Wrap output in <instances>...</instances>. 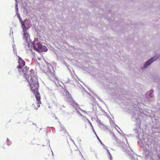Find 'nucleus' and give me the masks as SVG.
<instances>
[{
    "instance_id": "nucleus-4",
    "label": "nucleus",
    "mask_w": 160,
    "mask_h": 160,
    "mask_svg": "<svg viewBox=\"0 0 160 160\" xmlns=\"http://www.w3.org/2000/svg\"><path fill=\"white\" fill-rule=\"evenodd\" d=\"M24 30H22L23 32V38L27 41L28 46V47H29V46H30V41H31L30 39V36L29 34L27 32V30L26 29H24Z\"/></svg>"
},
{
    "instance_id": "nucleus-21",
    "label": "nucleus",
    "mask_w": 160,
    "mask_h": 160,
    "mask_svg": "<svg viewBox=\"0 0 160 160\" xmlns=\"http://www.w3.org/2000/svg\"><path fill=\"white\" fill-rule=\"evenodd\" d=\"M15 8L16 10V14L18 13V11L17 3H16V4H15Z\"/></svg>"
},
{
    "instance_id": "nucleus-22",
    "label": "nucleus",
    "mask_w": 160,
    "mask_h": 160,
    "mask_svg": "<svg viewBox=\"0 0 160 160\" xmlns=\"http://www.w3.org/2000/svg\"><path fill=\"white\" fill-rule=\"evenodd\" d=\"M99 126L101 129H104L105 126L102 123L100 124L99 125Z\"/></svg>"
},
{
    "instance_id": "nucleus-24",
    "label": "nucleus",
    "mask_w": 160,
    "mask_h": 160,
    "mask_svg": "<svg viewBox=\"0 0 160 160\" xmlns=\"http://www.w3.org/2000/svg\"><path fill=\"white\" fill-rule=\"evenodd\" d=\"M75 151L78 152H79L80 154L81 155V156H82V157L83 158H84L83 155H82V154L81 153V152L79 150H75Z\"/></svg>"
},
{
    "instance_id": "nucleus-10",
    "label": "nucleus",
    "mask_w": 160,
    "mask_h": 160,
    "mask_svg": "<svg viewBox=\"0 0 160 160\" xmlns=\"http://www.w3.org/2000/svg\"><path fill=\"white\" fill-rule=\"evenodd\" d=\"M35 96L36 99L38 102L37 106L38 107H39L40 106V103H41V100H40L41 98H40V94H38H38H36V95H35Z\"/></svg>"
},
{
    "instance_id": "nucleus-8",
    "label": "nucleus",
    "mask_w": 160,
    "mask_h": 160,
    "mask_svg": "<svg viewBox=\"0 0 160 160\" xmlns=\"http://www.w3.org/2000/svg\"><path fill=\"white\" fill-rule=\"evenodd\" d=\"M30 70L29 71V68L27 67H24L22 69V72L23 73L24 77L26 78V79H27L28 77L30 72Z\"/></svg>"
},
{
    "instance_id": "nucleus-6",
    "label": "nucleus",
    "mask_w": 160,
    "mask_h": 160,
    "mask_svg": "<svg viewBox=\"0 0 160 160\" xmlns=\"http://www.w3.org/2000/svg\"><path fill=\"white\" fill-rule=\"evenodd\" d=\"M44 72L47 74L48 76H50L51 77L54 78L55 76V74L54 73V71L52 67H50L48 68L47 71V72Z\"/></svg>"
},
{
    "instance_id": "nucleus-45",
    "label": "nucleus",
    "mask_w": 160,
    "mask_h": 160,
    "mask_svg": "<svg viewBox=\"0 0 160 160\" xmlns=\"http://www.w3.org/2000/svg\"><path fill=\"white\" fill-rule=\"evenodd\" d=\"M117 127L118 128V126H117Z\"/></svg>"
},
{
    "instance_id": "nucleus-43",
    "label": "nucleus",
    "mask_w": 160,
    "mask_h": 160,
    "mask_svg": "<svg viewBox=\"0 0 160 160\" xmlns=\"http://www.w3.org/2000/svg\"><path fill=\"white\" fill-rule=\"evenodd\" d=\"M96 155H97L96 154V158H97V156H96Z\"/></svg>"
},
{
    "instance_id": "nucleus-14",
    "label": "nucleus",
    "mask_w": 160,
    "mask_h": 160,
    "mask_svg": "<svg viewBox=\"0 0 160 160\" xmlns=\"http://www.w3.org/2000/svg\"><path fill=\"white\" fill-rule=\"evenodd\" d=\"M60 127L61 129L60 131H63L64 132V133H66L67 134H68V132H67L66 129L62 126V125H61Z\"/></svg>"
},
{
    "instance_id": "nucleus-44",
    "label": "nucleus",
    "mask_w": 160,
    "mask_h": 160,
    "mask_svg": "<svg viewBox=\"0 0 160 160\" xmlns=\"http://www.w3.org/2000/svg\"><path fill=\"white\" fill-rule=\"evenodd\" d=\"M71 152H72V150L71 149Z\"/></svg>"
},
{
    "instance_id": "nucleus-23",
    "label": "nucleus",
    "mask_w": 160,
    "mask_h": 160,
    "mask_svg": "<svg viewBox=\"0 0 160 160\" xmlns=\"http://www.w3.org/2000/svg\"><path fill=\"white\" fill-rule=\"evenodd\" d=\"M7 145L8 146L10 145L11 144V141H9V139L8 138H7Z\"/></svg>"
},
{
    "instance_id": "nucleus-39",
    "label": "nucleus",
    "mask_w": 160,
    "mask_h": 160,
    "mask_svg": "<svg viewBox=\"0 0 160 160\" xmlns=\"http://www.w3.org/2000/svg\"><path fill=\"white\" fill-rule=\"evenodd\" d=\"M32 107H35V105L34 104H33L32 105Z\"/></svg>"
},
{
    "instance_id": "nucleus-51",
    "label": "nucleus",
    "mask_w": 160,
    "mask_h": 160,
    "mask_svg": "<svg viewBox=\"0 0 160 160\" xmlns=\"http://www.w3.org/2000/svg\"><path fill=\"white\" fill-rule=\"evenodd\" d=\"M118 132H119V133H120V132L118 131Z\"/></svg>"
},
{
    "instance_id": "nucleus-34",
    "label": "nucleus",
    "mask_w": 160,
    "mask_h": 160,
    "mask_svg": "<svg viewBox=\"0 0 160 160\" xmlns=\"http://www.w3.org/2000/svg\"><path fill=\"white\" fill-rule=\"evenodd\" d=\"M98 123L99 124L102 123L101 122H100V120H99L98 121Z\"/></svg>"
},
{
    "instance_id": "nucleus-2",
    "label": "nucleus",
    "mask_w": 160,
    "mask_h": 160,
    "mask_svg": "<svg viewBox=\"0 0 160 160\" xmlns=\"http://www.w3.org/2000/svg\"><path fill=\"white\" fill-rule=\"evenodd\" d=\"M142 114L141 112H139L138 110H137L135 112L132 113V120L136 122V124L137 126L136 129H134L136 133V134L138 135V139L141 141L142 143V140L144 139V133L142 132L141 131V129L140 128V121L139 118H138L139 116L141 115V114Z\"/></svg>"
},
{
    "instance_id": "nucleus-40",
    "label": "nucleus",
    "mask_w": 160,
    "mask_h": 160,
    "mask_svg": "<svg viewBox=\"0 0 160 160\" xmlns=\"http://www.w3.org/2000/svg\"><path fill=\"white\" fill-rule=\"evenodd\" d=\"M32 124L35 125L36 127H37V125L36 124H34V123H33Z\"/></svg>"
},
{
    "instance_id": "nucleus-19",
    "label": "nucleus",
    "mask_w": 160,
    "mask_h": 160,
    "mask_svg": "<svg viewBox=\"0 0 160 160\" xmlns=\"http://www.w3.org/2000/svg\"><path fill=\"white\" fill-rule=\"evenodd\" d=\"M92 94L94 95L95 96H96V98H97L98 99V100H99V101H100L101 102H102V100L95 93L92 92Z\"/></svg>"
},
{
    "instance_id": "nucleus-47",
    "label": "nucleus",
    "mask_w": 160,
    "mask_h": 160,
    "mask_svg": "<svg viewBox=\"0 0 160 160\" xmlns=\"http://www.w3.org/2000/svg\"><path fill=\"white\" fill-rule=\"evenodd\" d=\"M117 127L118 128V126H117Z\"/></svg>"
},
{
    "instance_id": "nucleus-5",
    "label": "nucleus",
    "mask_w": 160,
    "mask_h": 160,
    "mask_svg": "<svg viewBox=\"0 0 160 160\" xmlns=\"http://www.w3.org/2000/svg\"><path fill=\"white\" fill-rule=\"evenodd\" d=\"M22 23L24 24V26H22L23 30L24 29H26L28 30V29L31 26V20L29 19H28L26 18L24 21H22Z\"/></svg>"
},
{
    "instance_id": "nucleus-37",
    "label": "nucleus",
    "mask_w": 160,
    "mask_h": 160,
    "mask_svg": "<svg viewBox=\"0 0 160 160\" xmlns=\"http://www.w3.org/2000/svg\"><path fill=\"white\" fill-rule=\"evenodd\" d=\"M107 150V151H108V153L109 154V155L110 154V152H109L108 151V150L107 149H106V148H105Z\"/></svg>"
},
{
    "instance_id": "nucleus-12",
    "label": "nucleus",
    "mask_w": 160,
    "mask_h": 160,
    "mask_svg": "<svg viewBox=\"0 0 160 160\" xmlns=\"http://www.w3.org/2000/svg\"><path fill=\"white\" fill-rule=\"evenodd\" d=\"M153 90L152 89H151L149 92H147L148 95H149L150 97L152 98L153 97Z\"/></svg>"
},
{
    "instance_id": "nucleus-20",
    "label": "nucleus",
    "mask_w": 160,
    "mask_h": 160,
    "mask_svg": "<svg viewBox=\"0 0 160 160\" xmlns=\"http://www.w3.org/2000/svg\"><path fill=\"white\" fill-rule=\"evenodd\" d=\"M64 92H66V94L67 95L68 94V97L69 98H70L71 97V95L69 94V92H68V91H67V90L66 89H65L64 90Z\"/></svg>"
},
{
    "instance_id": "nucleus-28",
    "label": "nucleus",
    "mask_w": 160,
    "mask_h": 160,
    "mask_svg": "<svg viewBox=\"0 0 160 160\" xmlns=\"http://www.w3.org/2000/svg\"><path fill=\"white\" fill-rule=\"evenodd\" d=\"M18 62H20V61H22V60H23L22 59V58L21 57H20L19 56H18Z\"/></svg>"
},
{
    "instance_id": "nucleus-32",
    "label": "nucleus",
    "mask_w": 160,
    "mask_h": 160,
    "mask_svg": "<svg viewBox=\"0 0 160 160\" xmlns=\"http://www.w3.org/2000/svg\"><path fill=\"white\" fill-rule=\"evenodd\" d=\"M96 108V106L95 105H94V106H93V110L95 111Z\"/></svg>"
},
{
    "instance_id": "nucleus-3",
    "label": "nucleus",
    "mask_w": 160,
    "mask_h": 160,
    "mask_svg": "<svg viewBox=\"0 0 160 160\" xmlns=\"http://www.w3.org/2000/svg\"><path fill=\"white\" fill-rule=\"evenodd\" d=\"M36 45H37V47L36 48L35 50L37 52L40 51L46 52L48 51V49L45 46H42L40 42H37Z\"/></svg>"
},
{
    "instance_id": "nucleus-11",
    "label": "nucleus",
    "mask_w": 160,
    "mask_h": 160,
    "mask_svg": "<svg viewBox=\"0 0 160 160\" xmlns=\"http://www.w3.org/2000/svg\"><path fill=\"white\" fill-rule=\"evenodd\" d=\"M17 15V17L19 19V21L20 22V23L21 24L22 26H24V24L22 23V22L23 21L22 20V18H21L20 14L18 13L17 14H16Z\"/></svg>"
},
{
    "instance_id": "nucleus-13",
    "label": "nucleus",
    "mask_w": 160,
    "mask_h": 160,
    "mask_svg": "<svg viewBox=\"0 0 160 160\" xmlns=\"http://www.w3.org/2000/svg\"><path fill=\"white\" fill-rule=\"evenodd\" d=\"M143 150L144 151V153L146 155L148 156L149 153V150L148 149H147L145 147L143 148Z\"/></svg>"
},
{
    "instance_id": "nucleus-17",
    "label": "nucleus",
    "mask_w": 160,
    "mask_h": 160,
    "mask_svg": "<svg viewBox=\"0 0 160 160\" xmlns=\"http://www.w3.org/2000/svg\"><path fill=\"white\" fill-rule=\"evenodd\" d=\"M97 138L98 140V141H99L100 143L103 146L104 148H106V147L107 148V147L104 144H103V143L100 140V139H99V138L97 135Z\"/></svg>"
},
{
    "instance_id": "nucleus-41",
    "label": "nucleus",
    "mask_w": 160,
    "mask_h": 160,
    "mask_svg": "<svg viewBox=\"0 0 160 160\" xmlns=\"http://www.w3.org/2000/svg\"><path fill=\"white\" fill-rule=\"evenodd\" d=\"M81 110L83 112H85V111H84V110Z\"/></svg>"
},
{
    "instance_id": "nucleus-53",
    "label": "nucleus",
    "mask_w": 160,
    "mask_h": 160,
    "mask_svg": "<svg viewBox=\"0 0 160 160\" xmlns=\"http://www.w3.org/2000/svg\"><path fill=\"white\" fill-rule=\"evenodd\" d=\"M85 160H86L85 159Z\"/></svg>"
},
{
    "instance_id": "nucleus-46",
    "label": "nucleus",
    "mask_w": 160,
    "mask_h": 160,
    "mask_svg": "<svg viewBox=\"0 0 160 160\" xmlns=\"http://www.w3.org/2000/svg\"><path fill=\"white\" fill-rule=\"evenodd\" d=\"M117 127L118 128V126H117Z\"/></svg>"
},
{
    "instance_id": "nucleus-36",
    "label": "nucleus",
    "mask_w": 160,
    "mask_h": 160,
    "mask_svg": "<svg viewBox=\"0 0 160 160\" xmlns=\"http://www.w3.org/2000/svg\"><path fill=\"white\" fill-rule=\"evenodd\" d=\"M92 129H93V132H94V133H95V134L96 136H97V135L96 132H95V131H94L93 128Z\"/></svg>"
},
{
    "instance_id": "nucleus-42",
    "label": "nucleus",
    "mask_w": 160,
    "mask_h": 160,
    "mask_svg": "<svg viewBox=\"0 0 160 160\" xmlns=\"http://www.w3.org/2000/svg\"><path fill=\"white\" fill-rule=\"evenodd\" d=\"M125 139H126V140L127 142L128 141H127V138H125Z\"/></svg>"
},
{
    "instance_id": "nucleus-50",
    "label": "nucleus",
    "mask_w": 160,
    "mask_h": 160,
    "mask_svg": "<svg viewBox=\"0 0 160 160\" xmlns=\"http://www.w3.org/2000/svg\"><path fill=\"white\" fill-rule=\"evenodd\" d=\"M52 155H53V153L52 152Z\"/></svg>"
},
{
    "instance_id": "nucleus-18",
    "label": "nucleus",
    "mask_w": 160,
    "mask_h": 160,
    "mask_svg": "<svg viewBox=\"0 0 160 160\" xmlns=\"http://www.w3.org/2000/svg\"><path fill=\"white\" fill-rule=\"evenodd\" d=\"M18 62L19 64L20 65L22 66H24L25 65V62L23 60H22V61H20V62Z\"/></svg>"
},
{
    "instance_id": "nucleus-16",
    "label": "nucleus",
    "mask_w": 160,
    "mask_h": 160,
    "mask_svg": "<svg viewBox=\"0 0 160 160\" xmlns=\"http://www.w3.org/2000/svg\"><path fill=\"white\" fill-rule=\"evenodd\" d=\"M13 49V50L14 53L15 54H16L17 56H18L17 55V52L16 50V48L15 47V44L12 45Z\"/></svg>"
},
{
    "instance_id": "nucleus-30",
    "label": "nucleus",
    "mask_w": 160,
    "mask_h": 160,
    "mask_svg": "<svg viewBox=\"0 0 160 160\" xmlns=\"http://www.w3.org/2000/svg\"><path fill=\"white\" fill-rule=\"evenodd\" d=\"M68 136L70 138V139L73 142V143L75 144L74 141L71 138L70 136L68 134H67Z\"/></svg>"
},
{
    "instance_id": "nucleus-33",
    "label": "nucleus",
    "mask_w": 160,
    "mask_h": 160,
    "mask_svg": "<svg viewBox=\"0 0 160 160\" xmlns=\"http://www.w3.org/2000/svg\"><path fill=\"white\" fill-rule=\"evenodd\" d=\"M109 155V156H110V160H112V158L111 156V154H110Z\"/></svg>"
},
{
    "instance_id": "nucleus-25",
    "label": "nucleus",
    "mask_w": 160,
    "mask_h": 160,
    "mask_svg": "<svg viewBox=\"0 0 160 160\" xmlns=\"http://www.w3.org/2000/svg\"><path fill=\"white\" fill-rule=\"evenodd\" d=\"M65 65L67 67V68H68V70H70V69L69 68V65L66 62H64Z\"/></svg>"
},
{
    "instance_id": "nucleus-48",
    "label": "nucleus",
    "mask_w": 160,
    "mask_h": 160,
    "mask_svg": "<svg viewBox=\"0 0 160 160\" xmlns=\"http://www.w3.org/2000/svg\"><path fill=\"white\" fill-rule=\"evenodd\" d=\"M117 127L118 128V126H117Z\"/></svg>"
},
{
    "instance_id": "nucleus-31",
    "label": "nucleus",
    "mask_w": 160,
    "mask_h": 160,
    "mask_svg": "<svg viewBox=\"0 0 160 160\" xmlns=\"http://www.w3.org/2000/svg\"><path fill=\"white\" fill-rule=\"evenodd\" d=\"M113 136L114 137L115 140H117L118 139V138L116 137L114 133H113Z\"/></svg>"
},
{
    "instance_id": "nucleus-15",
    "label": "nucleus",
    "mask_w": 160,
    "mask_h": 160,
    "mask_svg": "<svg viewBox=\"0 0 160 160\" xmlns=\"http://www.w3.org/2000/svg\"><path fill=\"white\" fill-rule=\"evenodd\" d=\"M156 154L157 156V157L156 158V159L158 160H160V152H156Z\"/></svg>"
},
{
    "instance_id": "nucleus-35",
    "label": "nucleus",
    "mask_w": 160,
    "mask_h": 160,
    "mask_svg": "<svg viewBox=\"0 0 160 160\" xmlns=\"http://www.w3.org/2000/svg\"><path fill=\"white\" fill-rule=\"evenodd\" d=\"M89 123L90 124V126L92 127V128H93V126H92V124L90 122V121L89 122Z\"/></svg>"
},
{
    "instance_id": "nucleus-49",
    "label": "nucleus",
    "mask_w": 160,
    "mask_h": 160,
    "mask_svg": "<svg viewBox=\"0 0 160 160\" xmlns=\"http://www.w3.org/2000/svg\"><path fill=\"white\" fill-rule=\"evenodd\" d=\"M38 109V108H36V109L37 110Z\"/></svg>"
},
{
    "instance_id": "nucleus-52",
    "label": "nucleus",
    "mask_w": 160,
    "mask_h": 160,
    "mask_svg": "<svg viewBox=\"0 0 160 160\" xmlns=\"http://www.w3.org/2000/svg\"><path fill=\"white\" fill-rule=\"evenodd\" d=\"M16 1H17V0H15Z\"/></svg>"
},
{
    "instance_id": "nucleus-1",
    "label": "nucleus",
    "mask_w": 160,
    "mask_h": 160,
    "mask_svg": "<svg viewBox=\"0 0 160 160\" xmlns=\"http://www.w3.org/2000/svg\"><path fill=\"white\" fill-rule=\"evenodd\" d=\"M30 72L28 77L27 79L29 82V84L30 89L34 95L36 94H40L38 92V88L39 84L37 79L36 77V73L33 69L30 70Z\"/></svg>"
},
{
    "instance_id": "nucleus-7",
    "label": "nucleus",
    "mask_w": 160,
    "mask_h": 160,
    "mask_svg": "<svg viewBox=\"0 0 160 160\" xmlns=\"http://www.w3.org/2000/svg\"><path fill=\"white\" fill-rule=\"evenodd\" d=\"M156 59V58L155 57H153L148 60L145 63L143 66V68H148L152 63L155 61Z\"/></svg>"
},
{
    "instance_id": "nucleus-9",
    "label": "nucleus",
    "mask_w": 160,
    "mask_h": 160,
    "mask_svg": "<svg viewBox=\"0 0 160 160\" xmlns=\"http://www.w3.org/2000/svg\"><path fill=\"white\" fill-rule=\"evenodd\" d=\"M38 39L37 38H35L34 39V41L33 42L31 41H30V44H31V47H33V48L34 50L37 47V45H36V43L37 42H38Z\"/></svg>"
},
{
    "instance_id": "nucleus-27",
    "label": "nucleus",
    "mask_w": 160,
    "mask_h": 160,
    "mask_svg": "<svg viewBox=\"0 0 160 160\" xmlns=\"http://www.w3.org/2000/svg\"><path fill=\"white\" fill-rule=\"evenodd\" d=\"M17 68L19 69H22V66L19 64L18 65L17 67Z\"/></svg>"
},
{
    "instance_id": "nucleus-38",
    "label": "nucleus",
    "mask_w": 160,
    "mask_h": 160,
    "mask_svg": "<svg viewBox=\"0 0 160 160\" xmlns=\"http://www.w3.org/2000/svg\"><path fill=\"white\" fill-rule=\"evenodd\" d=\"M86 118V119L87 120V121L88 122H90V121L89 120L86 118Z\"/></svg>"
},
{
    "instance_id": "nucleus-29",
    "label": "nucleus",
    "mask_w": 160,
    "mask_h": 160,
    "mask_svg": "<svg viewBox=\"0 0 160 160\" xmlns=\"http://www.w3.org/2000/svg\"><path fill=\"white\" fill-rule=\"evenodd\" d=\"M12 35L13 36V31H12V29H11L10 35L12 36Z\"/></svg>"
},
{
    "instance_id": "nucleus-26",
    "label": "nucleus",
    "mask_w": 160,
    "mask_h": 160,
    "mask_svg": "<svg viewBox=\"0 0 160 160\" xmlns=\"http://www.w3.org/2000/svg\"><path fill=\"white\" fill-rule=\"evenodd\" d=\"M46 64L47 65L48 68L49 67H52V66L49 63L46 62Z\"/></svg>"
}]
</instances>
